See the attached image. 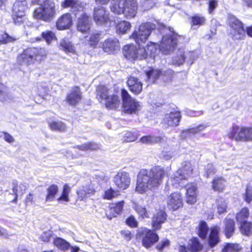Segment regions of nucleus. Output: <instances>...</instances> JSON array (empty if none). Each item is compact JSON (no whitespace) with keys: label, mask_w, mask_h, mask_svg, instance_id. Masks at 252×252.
Masks as SVG:
<instances>
[{"label":"nucleus","mask_w":252,"mask_h":252,"mask_svg":"<svg viewBox=\"0 0 252 252\" xmlns=\"http://www.w3.org/2000/svg\"><path fill=\"white\" fill-rule=\"evenodd\" d=\"M155 28V25L151 22L142 23L139 26L138 30L133 32L131 37L140 45L145 43L152 31ZM156 43V42H150L151 45L147 44L145 48L140 47L139 46L137 49V57L136 58V60L147 59L149 57L154 58L157 51L155 47Z\"/></svg>","instance_id":"nucleus-1"},{"label":"nucleus","mask_w":252,"mask_h":252,"mask_svg":"<svg viewBox=\"0 0 252 252\" xmlns=\"http://www.w3.org/2000/svg\"><path fill=\"white\" fill-rule=\"evenodd\" d=\"M165 175L164 169L160 166L150 170L141 169L137 176L136 190L143 193L148 189L158 188L162 184Z\"/></svg>","instance_id":"nucleus-2"},{"label":"nucleus","mask_w":252,"mask_h":252,"mask_svg":"<svg viewBox=\"0 0 252 252\" xmlns=\"http://www.w3.org/2000/svg\"><path fill=\"white\" fill-rule=\"evenodd\" d=\"M33 4H37L39 7L34 10L33 16L37 19L46 22L51 21L55 15V5L50 0H32Z\"/></svg>","instance_id":"nucleus-3"},{"label":"nucleus","mask_w":252,"mask_h":252,"mask_svg":"<svg viewBox=\"0 0 252 252\" xmlns=\"http://www.w3.org/2000/svg\"><path fill=\"white\" fill-rule=\"evenodd\" d=\"M192 170L191 163L189 162H185L183 167L177 171L171 178L173 186L176 188L185 186L188 178L192 173Z\"/></svg>","instance_id":"nucleus-4"},{"label":"nucleus","mask_w":252,"mask_h":252,"mask_svg":"<svg viewBox=\"0 0 252 252\" xmlns=\"http://www.w3.org/2000/svg\"><path fill=\"white\" fill-rule=\"evenodd\" d=\"M228 24L230 27L229 34L234 40L245 39V30L241 21L235 16L231 15L228 17Z\"/></svg>","instance_id":"nucleus-5"},{"label":"nucleus","mask_w":252,"mask_h":252,"mask_svg":"<svg viewBox=\"0 0 252 252\" xmlns=\"http://www.w3.org/2000/svg\"><path fill=\"white\" fill-rule=\"evenodd\" d=\"M97 98L102 102L105 100L106 107L109 109H116L119 107L120 104V100L116 95H109L108 89L104 86H100L97 89Z\"/></svg>","instance_id":"nucleus-6"},{"label":"nucleus","mask_w":252,"mask_h":252,"mask_svg":"<svg viewBox=\"0 0 252 252\" xmlns=\"http://www.w3.org/2000/svg\"><path fill=\"white\" fill-rule=\"evenodd\" d=\"M169 33L162 36L159 45L160 51L164 54H168L175 49L177 44L178 35L169 29Z\"/></svg>","instance_id":"nucleus-7"},{"label":"nucleus","mask_w":252,"mask_h":252,"mask_svg":"<svg viewBox=\"0 0 252 252\" xmlns=\"http://www.w3.org/2000/svg\"><path fill=\"white\" fill-rule=\"evenodd\" d=\"M228 137L237 141H252V127H239L235 126L228 135Z\"/></svg>","instance_id":"nucleus-8"},{"label":"nucleus","mask_w":252,"mask_h":252,"mask_svg":"<svg viewBox=\"0 0 252 252\" xmlns=\"http://www.w3.org/2000/svg\"><path fill=\"white\" fill-rule=\"evenodd\" d=\"M42 50L36 48H29L25 50L18 57V62L20 64L24 65L32 63L34 61L41 60L39 58V54Z\"/></svg>","instance_id":"nucleus-9"},{"label":"nucleus","mask_w":252,"mask_h":252,"mask_svg":"<svg viewBox=\"0 0 252 252\" xmlns=\"http://www.w3.org/2000/svg\"><path fill=\"white\" fill-rule=\"evenodd\" d=\"M123 105L124 110L128 113H136L140 109V103L132 98L128 92L125 89L121 91Z\"/></svg>","instance_id":"nucleus-10"},{"label":"nucleus","mask_w":252,"mask_h":252,"mask_svg":"<svg viewBox=\"0 0 252 252\" xmlns=\"http://www.w3.org/2000/svg\"><path fill=\"white\" fill-rule=\"evenodd\" d=\"M94 19L98 25L108 24L110 26H115L116 22L112 21L109 17L105 9L102 6H98L94 9Z\"/></svg>","instance_id":"nucleus-11"},{"label":"nucleus","mask_w":252,"mask_h":252,"mask_svg":"<svg viewBox=\"0 0 252 252\" xmlns=\"http://www.w3.org/2000/svg\"><path fill=\"white\" fill-rule=\"evenodd\" d=\"M140 236L142 237L143 246L147 249L152 247L159 239L158 235L150 229L142 230Z\"/></svg>","instance_id":"nucleus-12"},{"label":"nucleus","mask_w":252,"mask_h":252,"mask_svg":"<svg viewBox=\"0 0 252 252\" xmlns=\"http://www.w3.org/2000/svg\"><path fill=\"white\" fill-rule=\"evenodd\" d=\"M181 119L180 112L175 111L166 114L162 121V124L165 128L175 127L179 125Z\"/></svg>","instance_id":"nucleus-13"},{"label":"nucleus","mask_w":252,"mask_h":252,"mask_svg":"<svg viewBox=\"0 0 252 252\" xmlns=\"http://www.w3.org/2000/svg\"><path fill=\"white\" fill-rule=\"evenodd\" d=\"M130 177L128 173L120 171L113 178L115 185L121 190L126 189L130 184Z\"/></svg>","instance_id":"nucleus-14"},{"label":"nucleus","mask_w":252,"mask_h":252,"mask_svg":"<svg viewBox=\"0 0 252 252\" xmlns=\"http://www.w3.org/2000/svg\"><path fill=\"white\" fill-rule=\"evenodd\" d=\"M166 201L168 208L172 211H175L183 206L182 197L178 192L171 194L166 198Z\"/></svg>","instance_id":"nucleus-15"},{"label":"nucleus","mask_w":252,"mask_h":252,"mask_svg":"<svg viewBox=\"0 0 252 252\" xmlns=\"http://www.w3.org/2000/svg\"><path fill=\"white\" fill-rule=\"evenodd\" d=\"M124 14L127 18L134 17L136 14L138 3L136 0H125L124 1Z\"/></svg>","instance_id":"nucleus-16"},{"label":"nucleus","mask_w":252,"mask_h":252,"mask_svg":"<svg viewBox=\"0 0 252 252\" xmlns=\"http://www.w3.org/2000/svg\"><path fill=\"white\" fill-rule=\"evenodd\" d=\"M103 50L108 54H115L120 50V46L119 41L116 38H109L105 40L102 44Z\"/></svg>","instance_id":"nucleus-17"},{"label":"nucleus","mask_w":252,"mask_h":252,"mask_svg":"<svg viewBox=\"0 0 252 252\" xmlns=\"http://www.w3.org/2000/svg\"><path fill=\"white\" fill-rule=\"evenodd\" d=\"M91 18L85 13H83L78 18L77 29L78 31L84 33L88 32L91 27Z\"/></svg>","instance_id":"nucleus-18"},{"label":"nucleus","mask_w":252,"mask_h":252,"mask_svg":"<svg viewBox=\"0 0 252 252\" xmlns=\"http://www.w3.org/2000/svg\"><path fill=\"white\" fill-rule=\"evenodd\" d=\"M72 25V18L69 13L61 16L57 21L56 26L59 30L68 29Z\"/></svg>","instance_id":"nucleus-19"},{"label":"nucleus","mask_w":252,"mask_h":252,"mask_svg":"<svg viewBox=\"0 0 252 252\" xmlns=\"http://www.w3.org/2000/svg\"><path fill=\"white\" fill-rule=\"evenodd\" d=\"M85 5L84 3L77 0H65L62 3L63 7L64 8L70 7L71 11L76 16L77 15L76 12L83 11Z\"/></svg>","instance_id":"nucleus-20"},{"label":"nucleus","mask_w":252,"mask_h":252,"mask_svg":"<svg viewBox=\"0 0 252 252\" xmlns=\"http://www.w3.org/2000/svg\"><path fill=\"white\" fill-rule=\"evenodd\" d=\"M186 188L187 202L188 204H193L196 201V188L192 184L185 183V186L182 188Z\"/></svg>","instance_id":"nucleus-21"},{"label":"nucleus","mask_w":252,"mask_h":252,"mask_svg":"<svg viewBox=\"0 0 252 252\" xmlns=\"http://www.w3.org/2000/svg\"><path fill=\"white\" fill-rule=\"evenodd\" d=\"M81 98L82 95L79 88L75 87L67 95L66 99L70 105H75L79 103Z\"/></svg>","instance_id":"nucleus-22"},{"label":"nucleus","mask_w":252,"mask_h":252,"mask_svg":"<svg viewBox=\"0 0 252 252\" xmlns=\"http://www.w3.org/2000/svg\"><path fill=\"white\" fill-rule=\"evenodd\" d=\"M166 219V215L163 211L159 210L154 214L152 218L153 227L155 229H159L161 227V224L163 223Z\"/></svg>","instance_id":"nucleus-23"},{"label":"nucleus","mask_w":252,"mask_h":252,"mask_svg":"<svg viewBox=\"0 0 252 252\" xmlns=\"http://www.w3.org/2000/svg\"><path fill=\"white\" fill-rule=\"evenodd\" d=\"M127 84L130 90L135 94H139L142 90V84L137 78L129 77Z\"/></svg>","instance_id":"nucleus-24"},{"label":"nucleus","mask_w":252,"mask_h":252,"mask_svg":"<svg viewBox=\"0 0 252 252\" xmlns=\"http://www.w3.org/2000/svg\"><path fill=\"white\" fill-rule=\"evenodd\" d=\"M124 201L118 202L117 204H112L110 206L109 213H106L107 218L109 220H111L113 218L116 217L119 215L122 211L124 206Z\"/></svg>","instance_id":"nucleus-25"},{"label":"nucleus","mask_w":252,"mask_h":252,"mask_svg":"<svg viewBox=\"0 0 252 252\" xmlns=\"http://www.w3.org/2000/svg\"><path fill=\"white\" fill-rule=\"evenodd\" d=\"M220 228L218 226H214L211 228V232L208 238V242L210 247H214L220 241L219 233Z\"/></svg>","instance_id":"nucleus-26"},{"label":"nucleus","mask_w":252,"mask_h":252,"mask_svg":"<svg viewBox=\"0 0 252 252\" xmlns=\"http://www.w3.org/2000/svg\"><path fill=\"white\" fill-rule=\"evenodd\" d=\"M27 9V6L26 1H17L13 4L12 14H17L20 16H24Z\"/></svg>","instance_id":"nucleus-27"},{"label":"nucleus","mask_w":252,"mask_h":252,"mask_svg":"<svg viewBox=\"0 0 252 252\" xmlns=\"http://www.w3.org/2000/svg\"><path fill=\"white\" fill-rule=\"evenodd\" d=\"M137 47L134 45H125L123 48L124 56L128 59L136 60V58L137 57Z\"/></svg>","instance_id":"nucleus-28"},{"label":"nucleus","mask_w":252,"mask_h":252,"mask_svg":"<svg viewBox=\"0 0 252 252\" xmlns=\"http://www.w3.org/2000/svg\"><path fill=\"white\" fill-rule=\"evenodd\" d=\"M124 1L123 0H112L110 6L111 11L115 14H124Z\"/></svg>","instance_id":"nucleus-29"},{"label":"nucleus","mask_w":252,"mask_h":252,"mask_svg":"<svg viewBox=\"0 0 252 252\" xmlns=\"http://www.w3.org/2000/svg\"><path fill=\"white\" fill-rule=\"evenodd\" d=\"M163 141V138L162 137L155 135L144 136L140 139V142L149 145L161 143Z\"/></svg>","instance_id":"nucleus-30"},{"label":"nucleus","mask_w":252,"mask_h":252,"mask_svg":"<svg viewBox=\"0 0 252 252\" xmlns=\"http://www.w3.org/2000/svg\"><path fill=\"white\" fill-rule=\"evenodd\" d=\"M224 233L227 238L231 237L234 233L235 229V222L233 220L225 219L224 220Z\"/></svg>","instance_id":"nucleus-31"},{"label":"nucleus","mask_w":252,"mask_h":252,"mask_svg":"<svg viewBox=\"0 0 252 252\" xmlns=\"http://www.w3.org/2000/svg\"><path fill=\"white\" fill-rule=\"evenodd\" d=\"M58 187L56 185H52L47 189L46 202L52 201L55 198V195L58 191Z\"/></svg>","instance_id":"nucleus-32"},{"label":"nucleus","mask_w":252,"mask_h":252,"mask_svg":"<svg viewBox=\"0 0 252 252\" xmlns=\"http://www.w3.org/2000/svg\"><path fill=\"white\" fill-rule=\"evenodd\" d=\"M60 48L65 52L73 53L74 51V46L68 39H62L59 44Z\"/></svg>","instance_id":"nucleus-33"},{"label":"nucleus","mask_w":252,"mask_h":252,"mask_svg":"<svg viewBox=\"0 0 252 252\" xmlns=\"http://www.w3.org/2000/svg\"><path fill=\"white\" fill-rule=\"evenodd\" d=\"M85 38L87 42L86 44L92 48H94L100 40V34L98 33L92 34L89 37L87 36Z\"/></svg>","instance_id":"nucleus-34"},{"label":"nucleus","mask_w":252,"mask_h":252,"mask_svg":"<svg viewBox=\"0 0 252 252\" xmlns=\"http://www.w3.org/2000/svg\"><path fill=\"white\" fill-rule=\"evenodd\" d=\"M53 244L59 249L63 252L67 250V248H68L70 245V244L68 242L60 237L54 238Z\"/></svg>","instance_id":"nucleus-35"},{"label":"nucleus","mask_w":252,"mask_h":252,"mask_svg":"<svg viewBox=\"0 0 252 252\" xmlns=\"http://www.w3.org/2000/svg\"><path fill=\"white\" fill-rule=\"evenodd\" d=\"M130 28L131 25L130 23L127 21H123L119 22L116 25V29L118 33L124 34L126 33L128 30H130Z\"/></svg>","instance_id":"nucleus-36"},{"label":"nucleus","mask_w":252,"mask_h":252,"mask_svg":"<svg viewBox=\"0 0 252 252\" xmlns=\"http://www.w3.org/2000/svg\"><path fill=\"white\" fill-rule=\"evenodd\" d=\"M202 246L197 238H193L189 241L188 248L192 252H196L202 249Z\"/></svg>","instance_id":"nucleus-37"},{"label":"nucleus","mask_w":252,"mask_h":252,"mask_svg":"<svg viewBox=\"0 0 252 252\" xmlns=\"http://www.w3.org/2000/svg\"><path fill=\"white\" fill-rule=\"evenodd\" d=\"M187 56L185 55L184 52L183 50L178 51L176 56L172 59V63L177 65L183 64L185 62Z\"/></svg>","instance_id":"nucleus-38"},{"label":"nucleus","mask_w":252,"mask_h":252,"mask_svg":"<svg viewBox=\"0 0 252 252\" xmlns=\"http://www.w3.org/2000/svg\"><path fill=\"white\" fill-rule=\"evenodd\" d=\"M82 151H86L89 150H96L99 149V145L94 142H91L83 144L81 145H76L74 147Z\"/></svg>","instance_id":"nucleus-39"},{"label":"nucleus","mask_w":252,"mask_h":252,"mask_svg":"<svg viewBox=\"0 0 252 252\" xmlns=\"http://www.w3.org/2000/svg\"><path fill=\"white\" fill-rule=\"evenodd\" d=\"M215 208L217 210L218 213L221 214L226 212L227 204L223 198H219L216 200Z\"/></svg>","instance_id":"nucleus-40"},{"label":"nucleus","mask_w":252,"mask_h":252,"mask_svg":"<svg viewBox=\"0 0 252 252\" xmlns=\"http://www.w3.org/2000/svg\"><path fill=\"white\" fill-rule=\"evenodd\" d=\"M161 72L159 70L150 68L148 71H146V74L148 80H151V81L155 82V80L160 76Z\"/></svg>","instance_id":"nucleus-41"},{"label":"nucleus","mask_w":252,"mask_h":252,"mask_svg":"<svg viewBox=\"0 0 252 252\" xmlns=\"http://www.w3.org/2000/svg\"><path fill=\"white\" fill-rule=\"evenodd\" d=\"M225 181L222 178H218L213 181V189L218 191H221L224 189Z\"/></svg>","instance_id":"nucleus-42"},{"label":"nucleus","mask_w":252,"mask_h":252,"mask_svg":"<svg viewBox=\"0 0 252 252\" xmlns=\"http://www.w3.org/2000/svg\"><path fill=\"white\" fill-rule=\"evenodd\" d=\"M249 216V210L247 208H243L241 211L237 214L236 219L237 221L240 223H243L245 221H247L246 219Z\"/></svg>","instance_id":"nucleus-43"},{"label":"nucleus","mask_w":252,"mask_h":252,"mask_svg":"<svg viewBox=\"0 0 252 252\" xmlns=\"http://www.w3.org/2000/svg\"><path fill=\"white\" fill-rule=\"evenodd\" d=\"M206 126L203 125H200L197 126L183 130V134L185 133L189 136H191V135H194L199 131L203 130L206 128Z\"/></svg>","instance_id":"nucleus-44"},{"label":"nucleus","mask_w":252,"mask_h":252,"mask_svg":"<svg viewBox=\"0 0 252 252\" xmlns=\"http://www.w3.org/2000/svg\"><path fill=\"white\" fill-rule=\"evenodd\" d=\"M17 39L14 36H10L7 33L4 32L0 34V45L13 42Z\"/></svg>","instance_id":"nucleus-45"},{"label":"nucleus","mask_w":252,"mask_h":252,"mask_svg":"<svg viewBox=\"0 0 252 252\" xmlns=\"http://www.w3.org/2000/svg\"><path fill=\"white\" fill-rule=\"evenodd\" d=\"M240 230L241 232L246 235L249 236L252 233V223L248 221H245L240 223Z\"/></svg>","instance_id":"nucleus-46"},{"label":"nucleus","mask_w":252,"mask_h":252,"mask_svg":"<svg viewBox=\"0 0 252 252\" xmlns=\"http://www.w3.org/2000/svg\"><path fill=\"white\" fill-rule=\"evenodd\" d=\"M42 38H43L48 44H49L53 40L56 38L54 33L51 31H46L43 32L41 34ZM41 37L36 38V41H39Z\"/></svg>","instance_id":"nucleus-47"},{"label":"nucleus","mask_w":252,"mask_h":252,"mask_svg":"<svg viewBox=\"0 0 252 252\" xmlns=\"http://www.w3.org/2000/svg\"><path fill=\"white\" fill-rule=\"evenodd\" d=\"M241 249L237 244L227 243L222 249V252H238Z\"/></svg>","instance_id":"nucleus-48"},{"label":"nucleus","mask_w":252,"mask_h":252,"mask_svg":"<svg viewBox=\"0 0 252 252\" xmlns=\"http://www.w3.org/2000/svg\"><path fill=\"white\" fill-rule=\"evenodd\" d=\"M49 126L52 130L64 131L66 129L65 125L62 122L54 121L49 123Z\"/></svg>","instance_id":"nucleus-49"},{"label":"nucleus","mask_w":252,"mask_h":252,"mask_svg":"<svg viewBox=\"0 0 252 252\" xmlns=\"http://www.w3.org/2000/svg\"><path fill=\"white\" fill-rule=\"evenodd\" d=\"M209 228L207 223L205 221L200 222L199 226L198 235L199 236L204 239L207 236Z\"/></svg>","instance_id":"nucleus-50"},{"label":"nucleus","mask_w":252,"mask_h":252,"mask_svg":"<svg viewBox=\"0 0 252 252\" xmlns=\"http://www.w3.org/2000/svg\"><path fill=\"white\" fill-rule=\"evenodd\" d=\"M134 209L142 219L149 218L148 213L145 207L139 204H135L134 207Z\"/></svg>","instance_id":"nucleus-51"},{"label":"nucleus","mask_w":252,"mask_h":252,"mask_svg":"<svg viewBox=\"0 0 252 252\" xmlns=\"http://www.w3.org/2000/svg\"><path fill=\"white\" fill-rule=\"evenodd\" d=\"M70 191V188L69 186L65 184L63 186V191L62 195L58 198V201H65L68 202L69 201L68 194Z\"/></svg>","instance_id":"nucleus-52"},{"label":"nucleus","mask_w":252,"mask_h":252,"mask_svg":"<svg viewBox=\"0 0 252 252\" xmlns=\"http://www.w3.org/2000/svg\"><path fill=\"white\" fill-rule=\"evenodd\" d=\"M192 26H200L204 24L206 19L204 17L194 16L192 17Z\"/></svg>","instance_id":"nucleus-53"},{"label":"nucleus","mask_w":252,"mask_h":252,"mask_svg":"<svg viewBox=\"0 0 252 252\" xmlns=\"http://www.w3.org/2000/svg\"><path fill=\"white\" fill-rule=\"evenodd\" d=\"M53 233L51 230L43 232L40 235V239L43 242H48L53 236Z\"/></svg>","instance_id":"nucleus-54"},{"label":"nucleus","mask_w":252,"mask_h":252,"mask_svg":"<svg viewBox=\"0 0 252 252\" xmlns=\"http://www.w3.org/2000/svg\"><path fill=\"white\" fill-rule=\"evenodd\" d=\"M156 2V0H145L142 3V6L144 10H147L152 8Z\"/></svg>","instance_id":"nucleus-55"},{"label":"nucleus","mask_w":252,"mask_h":252,"mask_svg":"<svg viewBox=\"0 0 252 252\" xmlns=\"http://www.w3.org/2000/svg\"><path fill=\"white\" fill-rule=\"evenodd\" d=\"M118 195V192L113 190L112 188L106 190L104 195V198L107 199H111Z\"/></svg>","instance_id":"nucleus-56"},{"label":"nucleus","mask_w":252,"mask_h":252,"mask_svg":"<svg viewBox=\"0 0 252 252\" xmlns=\"http://www.w3.org/2000/svg\"><path fill=\"white\" fill-rule=\"evenodd\" d=\"M126 223L131 227H136L138 226V221L133 216H129L126 220Z\"/></svg>","instance_id":"nucleus-57"},{"label":"nucleus","mask_w":252,"mask_h":252,"mask_svg":"<svg viewBox=\"0 0 252 252\" xmlns=\"http://www.w3.org/2000/svg\"><path fill=\"white\" fill-rule=\"evenodd\" d=\"M170 244V241L168 239H165L159 242L156 246V249L159 251L161 252L165 248L168 247Z\"/></svg>","instance_id":"nucleus-58"},{"label":"nucleus","mask_w":252,"mask_h":252,"mask_svg":"<svg viewBox=\"0 0 252 252\" xmlns=\"http://www.w3.org/2000/svg\"><path fill=\"white\" fill-rule=\"evenodd\" d=\"M205 172L206 177L208 178L209 176H212L216 172V169L212 164H208L205 167Z\"/></svg>","instance_id":"nucleus-59"},{"label":"nucleus","mask_w":252,"mask_h":252,"mask_svg":"<svg viewBox=\"0 0 252 252\" xmlns=\"http://www.w3.org/2000/svg\"><path fill=\"white\" fill-rule=\"evenodd\" d=\"M218 6V1L217 0H210L208 2V12L210 14L213 13L214 11Z\"/></svg>","instance_id":"nucleus-60"},{"label":"nucleus","mask_w":252,"mask_h":252,"mask_svg":"<svg viewBox=\"0 0 252 252\" xmlns=\"http://www.w3.org/2000/svg\"><path fill=\"white\" fill-rule=\"evenodd\" d=\"M174 155L173 151H163L161 153V157L164 160L170 159Z\"/></svg>","instance_id":"nucleus-61"},{"label":"nucleus","mask_w":252,"mask_h":252,"mask_svg":"<svg viewBox=\"0 0 252 252\" xmlns=\"http://www.w3.org/2000/svg\"><path fill=\"white\" fill-rule=\"evenodd\" d=\"M245 200L250 203L252 200V187H248L246 189Z\"/></svg>","instance_id":"nucleus-62"},{"label":"nucleus","mask_w":252,"mask_h":252,"mask_svg":"<svg viewBox=\"0 0 252 252\" xmlns=\"http://www.w3.org/2000/svg\"><path fill=\"white\" fill-rule=\"evenodd\" d=\"M13 187H14L15 185L17 187V188L18 190V194H20L22 195L27 189V186L25 184H21L18 186L17 183L13 182Z\"/></svg>","instance_id":"nucleus-63"},{"label":"nucleus","mask_w":252,"mask_h":252,"mask_svg":"<svg viewBox=\"0 0 252 252\" xmlns=\"http://www.w3.org/2000/svg\"><path fill=\"white\" fill-rule=\"evenodd\" d=\"M4 86L0 83V100L2 102L7 101V94L4 92Z\"/></svg>","instance_id":"nucleus-64"}]
</instances>
